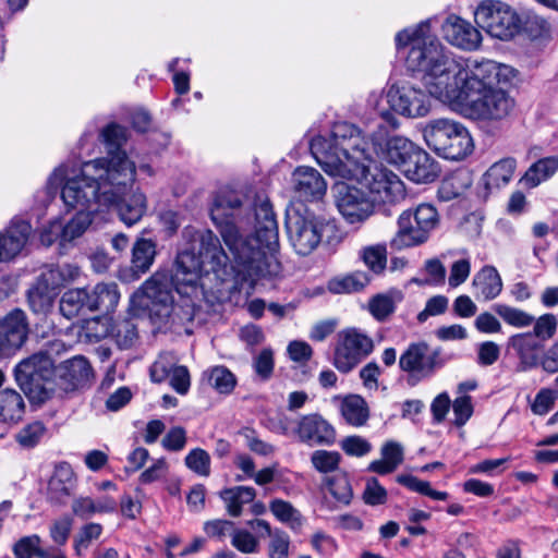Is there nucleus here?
<instances>
[{"mask_svg": "<svg viewBox=\"0 0 558 558\" xmlns=\"http://www.w3.org/2000/svg\"><path fill=\"white\" fill-rule=\"evenodd\" d=\"M242 206V195L221 189L215 196L210 216L231 253L223 251L218 236L209 229L184 228V246L175 260L171 276L166 270L156 271L133 294L131 302L147 307L157 323L174 322L179 306L174 304L175 291L181 296L207 299L221 292L220 286L234 278L239 290L250 295L262 277L276 276L281 270L278 223L268 199H260L254 209V234L244 236L239 229L235 213Z\"/></svg>", "mask_w": 558, "mask_h": 558, "instance_id": "nucleus-1", "label": "nucleus"}, {"mask_svg": "<svg viewBox=\"0 0 558 558\" xmlns=\"http://www.w3.org/2000/svg\"><path fill=\"white\" fill-rule=\"evenodd\" d=\"M46 427L41 422H33L24 426L15 435V440L23 448H33L45 435Z\"/></svg>", "mask_w": 558, "mask_h": 558, "instance_id": "nucleus-52", "label": "nucleus"}, {"mask_svg": "<svg viewBox=\"0 0 558 558\" xmlns=\"http://www.w3.org/2000/svg\"><path fill=\"white\" fill-rule=\"evenodd\" d=\"M54 292L38 282L28 291V303L34 313L46 314L52 306Z\"/></svg>", "mask_w": 558, "mask_h": 558, "instance_id": "nucleus-46", "label": "nucleus"}, {"mask_svg": "<svg viewBox=\"0 0 558 558\" xmlns=\"http://www.w3.org/2000/svg\"><path fill=\"white\" fill-rule=\"evenodd\" d=\"M557 170V157L542 158L538 161L531 165V167L526 170L521 181L527 187H536L542 182L553 177Z\"/></svg>", "mask_w": 558, "mask_h": 558, "instance_id": "nucleus-36", "label": "nucleus"}, {"mask_svg": "<svg viewBox=\"0 0 558 558\" xmlns=\"http://www.w3.org/2000/svg\"><path fill=\"white\" fill-rule=\"evenodd\" d=\"M401 170L409 180L418 184L435 181L440 172L437 161L418 146Z\"/></svg>", "mask_w": 558, "mask_h": 558, "instance_id": "nucleus-20", "label": "nucleus"}, {"mask_svg": "<svg viewBox=\"0 0 558 558\" xmlns=\"http://www.w3.org/2000/svg\"><path fill=\"white\" fill-rule=\"evenodd\" d=\"M101 137L107 145L117 147L116 150H108L106 156L117 151H124L126 154L125 150L119 148L128 138V131L124 126L116 123L109 124L101 131Z\"/></svg>", "mask_w": 558, "mask_h": 558, "instance_id": "nucleus-56", "label": "nucleus"}, {"mask_svg": "<svg viewBox=\"0 0 558 558\" xmlns=\"http://www.w3.org/2000/svg\"><path fill=\"white\" fill-rule=\"evenodd\" d=\"M75 486V475L68 463L59 464L48 483V496L54 502H63Z\"/></svg>", "mask_w": 558, "mask_h": 558, "instance_id": "nucleus-23", "label": "nucleus"}, {"mask_svg": "<svg viewBox=\"0 0 558 558\" xmlns=\"http://www.w3.org/2000/svg\"><path fill=\"white\" fill-rule=\"evenodd\" d=\"M363 500L369 506H379L387 501V490L376 477H371L366 481Z\"/></svg>", "mask_w": 558, "mask_h": 558, "instance_id": "nucleus-58", "label": "nucleus"}, {"mask_svg": "<svg viewBox=\"0 0 558 558\" xmlns=\"http://www.w3.org/2000/svg\"><path fill=\"white\" fill-rule=\"evenodd\" d=\"M56 374L71 388H77L88 381L92 376V367L84 356H75L63 362L58 368L56 367Z\"/></svg>", "mask_w": 558, "mask_h": 558, "instance_id": "nucleus-26", "label": "nucleus"}, {"mask_svg": "<svg viewBox=\"0 0 558 558\" xmlns=\"http://www.w3.org/2000/svg\"><path fill=\"white\" fill-rule=\"evenodd\" d=\"M31 225L26 221L12 222L4 233L0 234V262L10 260L24 247L31 233Z\"/></svg>", "mask_w": 558, "mask_h": 558, "instance_id": "nucleus-21", "label": "nucleus"}, {"mask_svg": "<svg viewBox=\"0 0 558 558\" xmlns=\"http://www.w3.org/2000/svg\"><path fill=\"white\" fill-rule=\"evenodd\" d=\"M381 458L374 460L368 465V471L379 475L392 473L403 462L404 450L401 444L389 440L380 449Z\"/></svg>", "mask_w": 558, "mask_h": 558, "instance_id": "nucleus-28", "label": "nucleus"}, {"mask_svg": "<svg viewBox=\"0 0 558 558\" xmlns=\"http://www.w3.org/2000/svg\"><path fill=\"white\" fill-rule=\"evenodd\" d=\"M441 31L450 45L465 51L477 50L483 40L481 32L475 26L454 14L445 20Z\"/></svg>", "mask_w": 558, "mask_h": 558, "instance_id": "nucleus-17", "label": "nucleus"}, {"mask_svg": "<svg viewBox=\"0 0 558 558\" xmlns=\"http://www.w3.org/2000/svg\"><path fill=\"white\" fill-rule=\"evenodd\" d=\"M422 89L410 81L393 83L387 90V101L393 113L410 119H417L427 116L432 108L428 89Z\"/></svg>", "mask_w": 558, "mask_h": 558, "instance_id": "nucleus-13", "label": "nucleus"}, {"mask_svg": "<svg viewBox=\"0 0 558 558\" xmlns=\"http://www.w3.org/2000/svg\"><path fill=\"white\" fill-rule=\"evenodd\" d=\"M361 258L374 272L385 269L387 262V250L384 244H376L364 247L361 251Z\"/></svg>", "mask_w": 558, "mask_h": 558, "instance_id": "nucleus-49", "label": "nucleus"}, {"mask_svg": "<svg viewBox=\"0 0 558 558\" xmlns=\"http://www.w3.org/2000/svg\"><path fill=\"white\" fill-rule=\"evenodd\" d=\"M292 184L295 195L305 202L319 201L327 192L325 179L312 167H298L292 173Z\"/></svg>", "mask_w": 558, "mask_h": 558, "instance_id": "nucleus-19", "label": "nucleus"}, {"mask_svg": "<svg viewBox=\"0 0 558 558\" xmlns=\"http://www.w3.org/2000/svg\"><path fill=\"white\" fill-rule=\"evenodd\" d=\"M136 165L124 151L95 158L75 169L61 163L47 180L48 194L60 190L61 199L72 206L84 205L92 210L117 208L128 227L137 223L147 210V199L134 191Z\"/></svg>", "mask_w": 558, "mask_h": 558, "instance_id": "nucleus-3", "label": "nucleus"}, {"mask_svg": "<svg viewBox=\"0 0 558 558\" xmlns=\"http://www.w3.org/2000/svg\"><path fill=\"white\" fill-rule=\"evenodd\" d=\"M336 436L335 427L317 413L301 416L294 426V437L310 446L332 445Z\"/></svg>", "mask_w": 558, "mask_h": 558, "instance_id": "nucleus-15", "label": "nucleus"}, {"mask_svg": "<svg viewBox=\"0 0 558 558\" xmlns=\"http://www.w3.org/2000/svg\"><path fill=\"white\" fill-rule=\"evenodd\" d=\"M495 312L501 317V319L515 328H525L533 324L534 316L527 312L511 307L505 304H498L495 306Z\"/></svg>", "mask_w": 558, "mask_h": 558, "instance_id": "nucleus-43", "label": "nucleus"}, {"mask_svg": "<svg viewBox=\"0 0 558 558\" xmlns=\"http://www.w3.org/2000/svg\"><path fill=\"white\" fill-rule=\"evenodd\" d=\"M340 462L341 454L338 451L318 449L311 454L312 466L319 473L327 474L337 471Z\"/></svg>", "mask_w": 558, "mask_h": 558, "instance_id": "nucleus-45", "label": "nucleus"}, {"mask_svg": "<svg viewBox=\"0 0 558 558\" xmlns=\"http://www.w3.org/2000/svg\"><path fill=\"white\" fill-rule=\"evenodd\" d=\"M396 481L410 490L428 496L434 500H446L448 498V494L446 492L435 490L430 487L429 482L422 481L413 475L400 474L397 476Z\"/></svg>", "mask_w": 558, "mask_h": 558, "instance_id": "nucleus-42", "label": "nucleus"}, {"mask_svg": "<svg viewBox=\"0 0 558 558\" xmlns=\"http://www.w3.org/2000/svg\"><path fill=\"white\" fill-rule=\"evenodd\" d=\"M219 497L228 514L238 518L242 514L243 507L254 501L256 490L251 486H234L220 490Z\"/></svg>", "mask_w": 558, "mask_h": 558, "instance_id": "nucleus-30", "label": "nucleus"}, {"mask_svg": "<svg viewBox=\"0 0 558 558\" xmlns=\"http://www.w3.org/2000/svg\"><path fill=\"white\" fill-rule=\"evenodd\" d=\"M14 376L26 393L44 398L50 390L48 385L56 376L54 361L45 352L35 353L15 366Z\"/></svg>", "mask_w": 558, "mask_h": 558, "instance_id": "nucleus-11", "label": "nucleus"}, {"mask_svg": "<svg viewBox=\"0 0 558 558\" xmlns=\"http://www.w3.org/2000/svg\"><path fill=\"white\" fill-rule=\"evenodd\" d=\"M558 398V391L551 389H541L535 396L534 402L532 403V412L536 415H544L548 413L556 399Z\"/></svg>", "mask_w": 558, "mask_h": 558, "instance_id": "nucleus-64", "label": "nucleus"}, {"mask_svg": "<svg viewBox=\"0 0 558 558\" xmlns=\"http://www.w3.org/2000/svg\"><path fill=\"white\" fill-rule=\"evenodd\" d=\"M63 203L69 208L77 210V214L66 225H63V242L66 244L81 236L92 223L93 215L100 213V210H92V208L84 205L72 206L65 201Z\"/></svg>", "mask_w": 558, "mask_h": 558, "instance_id": "nucleus-33", "label": "nucleus"}, {"mask_svg": "<svg viewBox=\"0 0 558 558\" xmlns=\"http://www.w3.org/2000/svg\"><path fill=\"white\" fill-rule=\"evenodd\" d=\"M454 425L463 426L472 416L474 408L472 398L468 395L459 396L452 401Z\"/></svg>", "mask_w": 558, "mask_h": 558, "instance_id": "nucleus-60", "label": "nucleus"}, {"mask_svg": "<svg viewBox=\"0 0 558 558\" xmlns=\"http://www.w3.org/2000/svg\"><path fill=\"white\" fill-rule=\"evenodd\" d=\"M185 465L195 474L207 477L210 475L211 459L209 453L202 448L192 449L184 459Z\"/></svg>", "mask_w": 558, "mask_h": 558, "instance_id": "nucleus-48", "label": "nucleus"}, {"mask_svg": "<svg viewBox=\"0 0 558 558\" xmlns=\"http://www.w3.org/2000/svg\"><path fill=\"white\" fill-rule=\"evenodd\" d=\"M41 538L37 534L20 538L13 546V553L17 558H48V553L40 547Z\"/></svg>", "mask_w": 558, "mask_h": 558, "instance_id": "nucleus-44", "label": "nucleus"}, {"mask_svg": "<svg viewBox=\"0 0 558 558\" xmlns=\"http://www.w3.org/2000/svg\"><path fill=\"white\" fill-rule=\"evenodd\" d=\"M232 531H234V524L229 520L215 519L204 523L206 535L218 541H222L227 535L231 537Z\"/></svg>", "mask_w": 558, "mask_h": 558, "instance_id": "nucleus-63", "label": "nucleus"}, {"mask_svg": "<svg viewBox=\"0 0 558 558\" xmlns=\"http://www.w3.org/2000/svg\"><path fill=\"white\" fill-rule=\"evenodd\" d=\"M102 534V525L90 522L83 525L74 538V548L80 554L81 550L87 549L93 541H96Z\"/></svg>", "mask_w": 558, "mask_h": 558, "instance_id": "nucleus-54", "label": "nucleus"}, {"mask_svg": "<svg viewBox=\"0 0 558 558\" xmlns=\"http://www.w3.org/2000/svg\"><path fill=\"white\" fill-rule=\"evenodd\" d=\"M533 330L530 331L535 338L541 340V343H545L554 338L558 328V319L551 313L541 315L538 318H534Z\"/></svg>", "mask_w": 558, "mask_h": 558, "instance_id": "nucleus-47", "label": "nucleus"}, {"mask_svg": "<svg viewBox=\"0 0 558 558\" xmlns=\"http://www.w3.org/2000/svg\"><path fill=\"white\" fill-rule=\"evenodd\" d=\"M517 160L506 157L495 162L484 174L485 186L489 190L507 185L515 171Z\"/></svg>", "mask_w": 558, "mask_h": 558, "instance_id": "nucleus-35", "label": "nucleus"}, {"mask_svg": "<svg viewBox=\"0 0 558 558\" xmlns=\"http://www.w3.org/2000/svg\"><path fill=\"white\" fill-rule=\"evenodd\" d=\"M331 190L336 207L348 223L361 225L374 214L373 202L361 189L337 182Z\"/></svg>", "mask_w": 558, "mask_h": 558, "instance_id": "nucleus-14", "label": "nucleus"}, {"mask_svg": "<svg viewBox=\"0 0 558 558\" xmlns=\"http://www.w3.org/2000/svg\"><path fill=\"white\" fill-rule=\"evenodd\" d=\"M271 513L283 523L300 525L302 523L301 513L290 502L282 499H274L269 504Z\"/></svg>", "mask_w": 558, "mask_h": 558, "instance_id": "nucleus-50", "label": "nucleus"}, {"mask_svg": "<svg viewBox=\"0 0 558 558\" xmlns=\"http://www.w3.org/2000/svg\"><path fill=\"white\" fill-rule=\"evenodd\" d=\"M372 161H362L363 172L341 179L355 180L368 192V197L379 204H396L404 199L405 187L402 180L391 170L383 166L369 167Z\"/></svg>", "mask_w": 558, "mask_h": 558, "instance_id": "nucleus-8", "label": "nucleus"}, {"mask_svg": "<svg viewBox=\"0 0 558 558\" xmlns=\"http://www.w3.org/2000/svg\"><path fill=\"white\" fill-rule=\"evenodd\" d=\"M106 331L120 349H130L138 338L136 325L126 317L106 322Z\"/></svg>", "mask_w": 558, "mask_h": 558, "instance_id": "nucleus-31", "label": "nucleus"}, {"mask_svg": "<svg viewBox=\"0 0 558 558\" xmlns=\"http://www.w3.org/2000/svg\"><path fill=\"white\" fill-rule=\"evenodd\" d=\"M445 364L441 350L432 349L424 341L410 343L399 357V367L411 387L430 378Z\"/></svg>", "mask_w": 558, "mask_h": 558, "instance_id": "nucleus-10", "label": "nucleus"}, {"mask_svg": "<svg viewBox=\"0 0 558 558\" xmlns=\"http://www.w3.org/2000/svg\"><path fill=\"white\" fill-rule=\"evenodd\" d=\"M203 379L221 395L231 393L236 386L235 375L223 365L209 367L203 373Z\"/></svg>", "mask_w": 558, "mask_h": 558, "instance_id": "nucleus-38", "label": "nucleus"}, {"mask_svg": "<svg viewBox=\"0 0 558 558\" xmlns=\"http://www.w3.org/2000/svg\"><path fill=\"white\" fill-rule=\"evenodd\" d=\"M156 243L153 240L140 238L132 247L131 271L135 279L146 274L156 257Z\"/></svg>", "mask_w": 558, "mask_h": 558, "instance_id": "nucleus-29", "label": "nucleus"}, {"mask_svg": "<svg viewBox=\"0 0 558 558\" xmlns=\"http://www.w3.org/2000/svg\"><path fill=\"white\" fill-rule=\"evenodd\" d=\"M340 448L350 457H364L372 450L371 442L357 435L344 437L340 441Z\"/></svg>", "mask_w": 558, "mask_h": 558, "instance_id": "nucleus-55", "label": "nucleus"}, {"mask_svg": "<svg viewBox=\"0 0 558 558\" xmlns=\"http://www.w3.org/2000/svg\"><path fill=\"white\" fill-rule=\"evenodd\" d=\"M274 365V353L270 349H263L253 360L254 371L263 380L270 378Z\"/></svg>", "mask_w": 558, "mask_h": 558, "instance_id": "nucleus-62", "label": "nucleus"}, {"mask_svg": "<svg viewBox=\"0 0 558 558\" xmlns=\"http://www.w3.org/2000/svg\"><path fill=\"white\" fill-rule=\"evenodd\" d=\"M59 307L65 318L77 317L84 310H87V289L68 290L61 296Z\"/></svg>", "mask_w": 558, "mask_h": 558, "instance_id": "nucleus-40", "label": "nucleus"}, {"mask_svg": "<svg viewBox=\"0 0 558 558\" xmlns=\"http://www.w3.org/2000/svg\"><path fill=\"white\" fill-rule=\"evenodd\" d=\"M472 286L476 295L484 300L496 299L502 290V280L498 270L490 265L482 267L473 277Z\"/></svg>", "mask_w": 558, "mask_h": 558, "instance_id": "nucleus-25", "label": "nucleus"}, {"mask_svg": "<svg viewBox=\"0 0 558 558\" xmlns=\"http://www.w3.org/2000/svg\"><path fill=\"white\" fill-rule=\"evenodd\" d=\"M416 147L404 136H389L383 123L364 133L341 122L333 125L329 137L316 136L311 141L313 156L330 177L356 175L363 172L362 161H374L376 157L401 169Z\"/></svg>", "mask_w": 558, "mask_h": 558, "instance_id": "nucleus-4", "label": "nucleus"}, {"mask_svg": "<svg viewBox=\"0 0 558 558\" xmlns=\"http://www.w3.org/2000/svg\"><path fill=\"white\" fill-rule=\"evenodd\" d=\"M80 274L76 266L64 264L46 268L38 278V283L54 292L63 284L73 281Z\"/></svg>", "mask_w": 558, "mask_h": 558, "instance_id": "nucleus-32", "label": "nucleus"}, {"mask_svg": "<svg viewBox=\"0 0 558 558\" xmlns=\"http://www.w3.org/2000/svg\"><path fill=\"white\" fill-rule=\"evenodd\" d=\"M340 412L344 421L355 427L363 426L369 416L366 401L357 395H349L342 398Z\"/></svg>", "mask_w": 558, "mask_h": 558, "instance_id": "nucleus-34", "label": "nucleus"}, {"mask_svg": "<svg viewBox=\"0 0 558 558\" xmlns=\"http://www.w3.org/2000/svg\"><path fill=\"white\" fill-rule=\"evenodd\" d=\"M4 383V374L0 371V387ZM25 412V402L21 393L14 389L0 390V422L16 423Z\"/></svg>", "mask_w": 558, "mask_h": 558, "instance_id": "nucleus-24", "label": "nucleus"}, {"mask_svg": "<svg viewBox=\"0 0 558 558\" xmlns=\"http://www.w3.org/2000/svg\"><path fill=\"white\" fill-rule=\"evenodd\" d=\"M28 320L24 311L14 308L0 319V354L20 349L27 339Z\"/></svg>", "mask_w": 558, "mask_h": 558, "instance_id": "nucleus-16", "label": "nucleus"}, {"mask_svg": "<svg viewBox=\"0 0 558 558\" xmlns=\"http://www.w3.org/2000/svg\"><path fill=\"white\" fill-rule=\"evenodd\" d=\"M231 545L242 554H256L259 549V541L245 529H234L231 533Z\"/></svg>", "mask_w": 558, "mask_h": 558, "instance_id": "nucleus-51", "label": "nucleus"}, {"mask_svg": "<svg viewBox=\"0 0 558 558\" xmlns=\"http://www.w3.org/2000/svg\"><path fill=\"white\" fill-rule=\"evenodd\" d=\"M439 221L436 207L428 203H422L413 209L402 211L398 217V230L390 241V246L400 251L424 244L438 227Z\"/></svg>", "mask_w": 558, "mask_h": 558, "instance_id": "nucleus-6", "label": "nucleus"}, {"mask_svg": "<svg viewBox=\"0 0 558 558\" xmlns=\"http://www.w3.org/2000/svg\"><path fill=\"white\" fill-rule=\"evenodd\" d=\"M120 292L114 282H100L87 290V310L89 312L109 313L116 308Z\"/></svg>", "mask_w": 558, "mask_h": 558, "instance_id": "nucleus-22", "label": "nucleus"}, {"mask_svg": "<svg viewBox=\"0 0 558 558\" xmlns=\"http://www.w3.org/2000/svg\"><path fill=\"white\" fill-rule=\"evenodd\" d=\"M326 221L306 208L287 211L286 229L293 251L301 256L312 254L320 244Z\"/></svg>", "mask_w": 558, "mask_h": 558, "instance_id": "nucleus-7", "label": "nucleus"}, {"mask_svg": "<svg viewBox=\"0 0 558 558\" xmlns=\"http://www.w3.org/2000/svg\"><path fill=\"white\" fill-rule=\"evenodd\" d=\"M448 298L441 294L428 299L424 310L417 314V322L423 324L432 316L444 314L448 308Z\"/></svg>", "mask_w": 558, "mask_h": 558, "instance_id": "nucleus-61", "label": "nucleus"}, {"mask_svg": "<svg viewBox=\"0 0 558 558\" xmlns=\"http://www.w3.org/2000/svg\"><path fill=\"white\" fill-rule=\"evenodd\" d=\"M369 282L366 272L355 271L335 277L328 281L327 289L333 294H347L362 291Z\"/></svg>", "mask_w": 558, "mask_h": 558, "instance_id": "nucleus-37", "label": "nucleus"}, {"mask_svg": "<svg viewBox=\"0 0 558 558\" xmlns=\"http://www.w3.org/2000/svg\"><path fill=\"white\" fill-rule=\"evenodd\" d=\"M507 349L515 353L519 360V369L529 371L541 365V354L545 345L530 331H525L510 336L507 340Z\"/></svg>", "mask_w": 558, "mask_h": 558, "instance_id": "nucleus-18", "label": "nucleus"}, {"mask_svg": "<svg viewBox=\"0 0 558 558\" xmlns=\"http://www.w3.org/2000/svg\"><path fill=\"white\" fill-rule=\"evenodd\" d=\"M374 340L364 330L347 327L337 335L333 365L341 373H349L373 353Z\"/></svg>", "mask_w": 558, "mask_h": 558, "instance_id": "nucleus-12", "label": "nucleus"}, {"mask_svg": "<svg viewBox=\"0 0 558 558\" xmlns=\"http://www.w3.org/2000/svg\"><path fill=\"white\" fill-rule=\"evenodd\" d=\"M324 483L337 501L343 505L350 504L353 497V492L350 480L345 473H338L332 476H328L325 478Z\"/></svg>", "mask_w": 558, "mask_h": 558, "instance_id": "nucleus-41", "label": "nucleus"}, {"mask_svg": "<svg viewBox=\"0 0 558 558\" xmlns=\"http://www.w3.org/2000/svg\"><path fill=\"white\" fill-rule=\"evenodd\" d=\"M177 357L171 352L161 353L150 366V377L155 383H161L177 367Z\"/></svg>", "mask_w": 558, "mask_h": 558, "instance_id": "nucleus-53", "label": "nucleus"}, {"mask_svg": "<svg viewBox=\"0 0 558 558\" xmlns=\"http://www.w3.org/2000/svg\"><path fill=\"white\" fill-rule=\"evenodd\" d=\"M435 21L430 17L397 33L396 48L405 53L407 69L422 74L424 87L435 99L469 118L485 122L506 120L515 101L492 85L514 75V70L487 59H454L432 33Z\"/></svg>", "mask_w": 558, "mask_h": 558, "instance_id": "nucleus-2", "label": "nucleus"}, {"mask_svg": "<svg viewBox=\"0 0 558 558\" xmlns=\"http://www.w3.org/2000/svg\"><path fill=\"white\" fill-rule=\"evenodd\" d=\"M422 134L425 144L445 159L462 160L474 149L469 130L452 119H432L424 125Z\"/></svg>", "mask_w": 558, "mask_h": 558, "instance_id": "nucleus-5", "label": "nucleus"}, {"mask_svg": "<svg viewBox=\"0 0 558 558\" xmlns=\"http://www.w3.org/2000/svg\"><path fill=\"white\" fill-rule=\"evenodd\" d=\"M401 300L400 291L376 294L368 302V311L376 320L384 322L395 312L396 304Z\"/></svg>", "mask_w": 558, "mask_h": 558, "instance_id": "nucleus-39", "label": "nucleus"}, {"mask_svg": "<svg viewBox=\"0 0 558 558\" xmlns=\"http://www.w3.org/2000/svg\"><path fill=\"white\" fill-rule=\"evenodd\" d=\"M475 23L489 36L509 40L521 27V20L514 9L497 0H484L474 11Z\"/></svg>", "mask_w": 558, "mask_h": 558, "instance_id": "nucleus-9", "label": "nucleus"}, {"mask_svg": "<svg viewBox=\"0 0 558 558\" xmlns=\"http://www.w3.org/2000/svg\"><path fill=\"white\" fill-rule=\"evenodd\" d=\"M253 529H262L269 536L267 544L268 558H289L290 556V536L282 530H271L269 523L262 519H255L248 522Z\"/></svg>", "mask_w": 558, "mask_h": 558, "instance_id": "nucleus-27", "label": "nucleus"}, {"mask_svg": "<svg viewBox=\"0 0 558 558\" xmlns=\"http://www.w3.org/2000/svg\"><path fill=\"white\" fill-rule=\"evenodd\" d=\"M471 274V259L463 257L454 260L449 270L448 284L450 288H458L464 283Z\"/></svg>", "mask_w": 558, "mask_h": 558, "instance_id": "nucleus-57", "label": "nucleus"}, {"mask_svg": "<svg viewBox=\"0 0 558 558\" xmlns=\"http://www.w3.org/2000/svg\"><path fill=\"white\" fill-rule=\"evenodd\" d=\"M381 102V94L378 92H372L368 95L367 104L369 107H372L374 110L377 111L378 117L380 121L378 123H383L384 125L390 126L392 130H396L399 128L400 123L397 117L395 116L393 111L390 109L380 108Z\"/></svg>", "mask_w": 558, "mask_h": 558, "instance_id": "nucleus-59", "label": "nucleus"}]
</instances>
